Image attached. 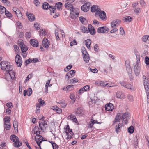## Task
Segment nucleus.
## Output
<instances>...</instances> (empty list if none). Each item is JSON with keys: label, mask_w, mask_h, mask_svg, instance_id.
Masks as SVG:
<instances>
[{"label": "nucleus", "mask_w": 149, "mask_h": 149, "mask_svg": "<svg viewBox=\"0 0 149 149\" xmlns=\"http://www.w3.org/2000/svg\"><path fill=\"white\" fill-rule=\"evenodd\" d=\"M65 7L71 12L70 13V17L72 19H75L78 17L79 12L76 13L75 8H74L73 5L69 2L66 3L65 5Z\"/></svg>", "instance_id": "obj_1"}, {"label": "nucleus", "mask_w": 149, "mask_h": 149, "mask_svg": "<svg viewBox=\"0 0 149 149\" xmlns=\"http://www.w3.org/2000/svg\"><path fill=\"white\" fill-rule=\"evenodd\" d=\"M136 62L134 66L133 69L135 74L136 76H138L139 75L141 71L140 56L138 54H136Z\"/></svg>", "instance_id": "obj_2"}, {"label": "nucleus", "mask_w": 149, "mask_h": 149, "mask_svg": "<svg viewBox=\"0 0 149 149\" xmlns=\"http://www.w3.org/2000/svg\"><path fill=\"white\" fill-rule=\"evenodd\" d=\"M81 50L84 61L86 63L88 62L90 59L89 56L86 48L83 46L81 47Z\"/></svg>", "instance_id": "obj_3"}, {"label": "nucleus", "mask_w": 149, "mask_h": 149, "mask_svg": "<svg viewBox=\"0 0 149 149\" xmlns=\"http://www.w3.org/2000/svg\"><path fill=\"white\" fill-rule=\"evenodd\" d=\"M45 118V117L43 116L40 119V120L39 122V127L42 130H43V128L45 130L48 127L47 121L44 120Z\"/></svg>", "instance_id": "obj_4"}, {"label": "nucleus", "mask_w": 149, "mask_h": 149, "mask_svg": "<svg viewBox=\"0 0 149 149\" xmlns=\"http://www.w3.org/2000/svg\"><path fill=\"white\" fill-rule=\"evenodd\" d=\"M15 61L18 67H21L22 61L21 57L19 55L17 54L15 57Z\"/></svg>", "instance_id": "obj_5"}, {"label": "nucleus", "mask_w": 149, "mask_h": 149, "mask_svg": "<svg viewBox=\"0 0 149 149\" xmlns=\"http://www.w3.org/2000/svg\"><path fill=\"white\" fill-rule=\"evenodd\" d=\"M109 29L106 26H103L99 27L97 30V32L99 33H107L109 31Z\"/></svg>", "instance_id": "obj_6"}, {"label": "nucleus", "mask_w": 149, "mask_h": 149, "mask_svg": "<svg viewBox=\"0 0 149 149\" xmlns=\"http://www.w3.org/2000/svg\"><path fill=\"white\" fill-rule=\"evenodd\" d=\"M91 10L92 12H95V14L96 15H98L100 11V9L98 8V6L95 5H93L91 8Z\"/></svg>", "instance_id": "obj_7"}, {"label": "nucleus", "mask_w": 149, "mask_h": 149, "mask_svg": "<svg viewBox=\"0 0 149 149\" xmlns=\"http://www.w3.org/2000/svg\"><path fill=\"white\" fill-rule=\"evenodd\" d=\"M120 83L122 86L125 88L130 89L133 90V85L130 84H126L125 81H120Z\"/></svg>", "instance_id": "obj_8"}, {"label": "nucleus", "mask_w": 149, "mask_h": 149, "mask_svg": "<svg viewBox=\"0 0 149 149\" xmlns=\"http://www.w3.org/2000/svg\"><path fill=\"white\" fill-rule=\"evenodd\" d=\"M121 119L123 120V121L124 122V125L127 124L128 122V118H129V115L128 112L124 113L122 115H121Z\"/></svg>", "instance_id": "obj_9"}, {"label": "nucleus", "mask_w": 149, "mask_h": 149, "mask_svg": "<svg viewBox=\"0 0 149 149\" xmlns=\"http://www.w3.org/2000/svg\"><path fill=\"white\" fill-rule=\"evenodd\" d=\"M121 23V20L119 19H117L113 20L111 23V27L112 28L116 27L117 26L119 25Z\"/></svg>", "instance_id": "obj_10"}, {"label": "nucleus", "mask_w": 149, "mask_h": 149, "mask_svg": "<svg viewBox=\"0 0 149 149\" xmlns=\"http://www.w3.org/2000/svg\"><path fill=\"white\" fill-rule=\"evenodd\" d=\"M105 110L107 111H112L114 108L113 105L110 103L106 104L105 106Z\"/></svg>", "instance_id": "obj_11"}, {"label": "nucleus", "mask_w": 149, "mask_h": 149, "mask_svg": "<svg viewBox=\"0 0 149 149\" xmlns=\"http://www.w3.org/2000/svg\"><path fill=\"white\" fill-rule=\"evenodd\" d=\"M88 28L90 34L92 35H94L95 33V31L94 27L91 24H89Z\"/></svg>", "instance_id": "obj_12"}, {"label": "nucleus", "mask_w": 149, "mask_h": 149, "mask_svg": "<svg viewBox=\"0 0 149 149\" xmlns=\"http://www.w3.org/2000/svg\"><path fill=\"white\" fill-rule=\"evenodd\" d=\"M19 45L21 48L22 52H25L27 50V47L24 45L23 42H21L19 43Z\"/></svg>", "instance_id": "obj_13"}, {"label": "nucleus", "mask_w": 149, "mask_h": 149, "mask_svg": "<svg viewBox=\"0 0 149 149\" xmlns=\"http://www.w3.org/2000/svg\"><path fill=\"white\" fill-rule=\"evenodd\" d=\"M125 65L126 67V70L128 73H132V71L131 67L130 65V63L128 61H125Z\"/></svg>", "instance_id": "obj_14"}, {"label": "nucleus", "mask_w": 149, "mask_h": 149, "mask_svg": "<svg viewBox=\"0 0 149 149\" xmlns=\"http://www.w3.org/2000/svg\"><path fill=\"white\" fill-rule=\"evenodd\" d=\"M116 97L118 98L123 99L125 98V96L124 94L120 91H118L116 95Z\"/></svg>", "instance_id": "obj_15"}, {"label": "nucleus", "mask_w": 149, "mask_h": 149, "mask_svg": "<svg viewBox=\"0 0 149 149\" xmlns=\"http://www.w3.org/2000/svg\"><path fill=\"white\" fill-rule=\"evenodd\" d=\"M42 44L45 48L47 49L49 46V42L47 39L44 38L42 41Z\"/></svg>", "instance_id": "obj_16"}, {"label": "nucleus", "mask_w": 149, "mask_h": 149, "mask_svg": "<svg viewBox=\"0 0 149 149\" xmlns=\"http://www.w3.org/2000/svg\"><path fill=\"white\" fill-rule=\"evenodd\" d=\"M124 125V124L123 123H122V124L119 123L118 125H116V126L115 130L116 133L117 134H118L120 131V128L122 127V126H123Z\"/></svg>", "instance_id": "obj_17"}, {"label": "nucleus", "mask_w": 149, "mask_h": 149, "mask_svg": "<svg viewBox=\"0 0 149 149\" xmlns=\"http://www.w3.org/2000/svg\"><path fill=\"white\" fill-rule=\"evenodd\" d=\"M106 14L105 12L104 11H100L98 13L99 17L102 20H104L106 17Z\"/></svg>", "instance_id": "obj_18"}, {"label": "nucleus", "mask_w": 149, "mask_h": 149, "mask_svg": "<svg viewBox=\"0 0 149 149\" xmlns=\"http://www.w3.org/2000/svg\"><path fill=\"white\" fill-rule=\"evenodd\" d=\"M121 114L120 113H118L117 115L116 116L115 118L114 119V123L112 124L113 125H114V123L117 122H120V120L121 119Z\"/></svg>", "instance_id": "obj_19"}, {"label": "nucleus", "mask_w": 149, "mask_h": 149, "mask_svg": "<svg viewBox=\"0 0 149 149\" xmlns=\"http://www.w3.org/2000/svg\"><path fill=\"white\" fill-rule=\"evenodd\" d=\"M67 119H70L73 122H75L77 123H78V122L77 121L75 116L72 114L68 116L67 118Z\"/></svg>", "instance_id": "obj_20"}, {"label": "nucleus", "mask_w": 149, "mask_h": 149, "mask_svg": "<svg viewBox=\"0 0 149 149\" xmlns=\"http://www.w3.org/2000/svg\"><path fill=\"white\" fill-rule=\"evenodd\" d=\"M26 15L28 19L31 22L33 21L35 19L34 15L32 13L28 14V12L26 13Z\"/></svg>", "instance_id": "obj_21"}, {"label": "nucleus", "mask_w": 149, "mask_h": 149, "mask_svg": "<svg viewBox=\"0 0 149 149\" xmlns=\"http://www.w3.org/2000/svg\"><path fill=\"white\" fill-rule=\"evenodd\" d=\"M30 42L33 47H37L38 45V41L35 39H31Z\"/></svg>", "instance_id": "obj_22"}, {"label": "nucleus", "mask_w": 149, "mask_h": 149, "mask_svg": "<svg viewBox=\"0 0 149 149\" xmlns=\"http://www.w3.org/2000/svg\"><path fill=\"white\" fill-rule=\"evenodd\" d=\"M123 20L125 22H129L132 20V18L130 16H126L123 18Z\"/></svg>", "instance_id": "obj_23"}, {"label": "nucleus", "mask_w": 149, "mask_h": 149, "mask_svg": "<svg viewBox=\"0 0 149 149\" xmlns=\"http://www.w3.org/2000/svg\"><path fill=\"white\" fill-rule=\"evenodd\" d=\"M91 5V4L90 3H87L82 6V8H84V6H86V8H85V10H85V12H87L90 9V6Z\"/></svg>", "instance_id": "obj_24"}, {"label": "nucleus", "mask_w": 149, "mask_h": 149, "mask_svg": "<svg viewBox=\"0 0 149 149\" xmlns=\"http://www.w3.org/2000/svg\"><path fill=\"white\" fill-rule=\"evenodd\" d=\"M143 83L146 90V91L148 90V92L149 91V83L148 80L146 81H143Z\"/></svg>", "instance_id": "obj_25"}, {"label": "nucleus", "mask_w": 149, "mask_h": 149, "mask_svg": "<svg viewBox=\"0 0 149 149\" xmlns=\"http://www.w3.org/2000/svg\"><path fill=\"white\" fill-rule=\"evenodd\" d=\"M50 7V5L47 2L44 3L42 6V8L44 10H47Z\"/></svg>", "instance_id": "obj_26"}, {"label": "nucleus", "mask_w": 149, "mask_h": 149, "mask_svg": "<svg viewBox=\"0 0 149 149\" xmlns=\"http://www.w3.org/2000/svg\"><path fill=\"white\" fill-rule=\"evenodd\" d=\"M86 42L85 45L87 48L89 49H90V45L91 43V41L90 39H88L85 40Z\"/></svg>", "instance_id": "obj_27"}, {"label": "nucleus", "mask_w": 149, "mask_h": 149, "mask_svg": "<svg viewBox=\"0 0 149 149\" xmlns=\"http://www.w3.org/2000/svg\"><path fill=\"white\" fill-rule=\"evenodd\" d=\"M10 139L13 142H15L16 141H19V138L14 134H13L10 136Z\"/></svg>", "instance_id": "obj_28"}, {"label": "nucleus", "mask_w": 149, "mask_h": 149, "mask_svg": "<svg viewBox=\"0 0 149 149\" xmlns=\"http://www.w3.org/2000/svg\"><path fill=\"white\" fill-rule=\"evenodd\" d=\"M14 142V146L15 147H19L22 145V143L19 141H16Z\"/></svg>", "instance_id": "obj_29"}, {"label": "nucleus", "mask_w": 149, "mask_h": 149, "mask_svg": "<svg viewBox=\"0 0 149 149\" xmlns=\"http://www.w3.org/2000/svg\"><path fill=\"white\" fill-rule=\"evenodd\" d=\"M83 113L82 110L80 108L77 109L76 111V114L77 115H81Z\"/></svg>", "instance_id": "obj_30"}, {"label": "nucleus", "mask_w": 149, "mask_h": 149, "mask_svg": "<svg viewBox=\"0 0 149 149\" xmlns=\"http://www.w3.org/2000/svg\"><path fill=\"white\" fill-rule=\"evenodd\" d=\"M8 63V62L6 61H2L0 63L1 69L2 70L3 68H5Z\"/></svg>", "instance_id": "obj_31"}, {"label": "nucleus", "mask_w": 149, "mask_h": 149, "mask_svg": "<svg viewBox=\"0 0 149 149\" xmlns=\"http://www.w3.org/2000/svg\"><path fill=\"white\" fill-rule=\"evenodd\" d=\"M62 6V3L59 2L56 3L55 6V8H57L59 10H61L62 9L61 7Z\"/></svg>", "instance_id": "obj_32"}, {"label": "nucleus", "mask_w": 149, "mask_h": 149, "mask_svg": "<svg viewBox=\"0 0 149 149\" xmlns=\"http://www.w3.org/2000/svg\"><path fill=\"white\" fill-rule=\"evenodd\" d=\"M5 68H3L2 69L3 70H4L6 72H8L9 70H10L12 66L8 64V63L7 64Z\"/></svg>", "instance_id": "obj_33"}, {"label": "nucleus", "mask_w": 149, "mask_h": 149, "mask_svg": "<svg viewBox=\"0 0 149 149\" xmlns=\"http://www.w3.org/2000/svg\"><path fill=\"white\" fill-rule=\"evenodd\" d=\"M18 125V123L17 121H14L13 122V126L15 129V131L17 130V132L18 131L17 126Z\"/></svg>", "instance_id": "obj_34"}, {"label": "nucleus", "mask_w": 149, "mask_h": 149, "mask_svg": "<svg viewBox=\"0 0 149 149\" xmlns=\"http://www.w3.org/2000/svg\"><path fill=\"white\" fill-rule=\"evenodd\" d=\"M11 126L10 123H4V129L7 130H9L10 129V127Z\"/></svg>", "instance_id": "obj_35"}, {"label": "nucleus", "mask_w": 149, "mask_h": 149, "mask_svg": "<svg viewBox=\"0 0 149 149\" xmlns=\"http://www.w3.org/2000/svg\"><path fill=\"white\" fill-rule=\"evenodd\" d=\"M6 11V8L3 6H1L0 5V15L2 14Z\"/></svg>", "instance_id": "obj_36"}, {"label": "nucleus", "mask_w": 149, "mask_h": 149, "mask_svg": "<svg viewBox=\"0 0 149 149\" xmlns=\"http://www.w3.org/2000/svg\"><path fill=\"white\" fill-rule=\"evenodd\" d=\"M8 71L9 74L10 75L11 78L13 79L14 78L15 76V74L13 71V70H9Z\"/></svg>", "instance_id": "obj_37"}, {"label": "nucleus", "mask_w": 149, "mask_h": 149, "mask_svg": "<svg viewBox=\"0 0 149 149\" xmlns=\"http://www.w3.org/2000/svg\"><path fill=\"white\" fill-rule=\"evenodd\" d=\"M79 19L81 22L84 24H85L87 22L86 19L82 16L80 17Z\"/></svg>", "instance_id": "obj_38"}, {"label": "nucleus", "mask_w": 149, "mask_h": 149, "mask_svg": "<svg viewBox=\"0 0 149 149\" xmlns=\"http://www.w3.org/2000/svg\"><path fill=\"white\" fill-rule=\"evenodd\" d=\"M99 83V85L101 86L106 87L107 85H108V83L106 81H101Z\"/></svg>", "instance_id": "obj_39"}, {"label": "nucleus", "mask_w": 149, "mask_h": 149, "mask_svg": "<svg viewBox=\"0 0 149 149\" xmlns=\"http://www.w3.org/2000/svg\"><path fill=\"white\" fill-rule=\"evenodd\" d=\"M137 135H136L135 138L134 139V147L135 148H136L138 146V139L137 137Z\"/></svg>", "instance_id": "obj_40"}, {"label": "nucleus", "mask_w": 149, "mask_h": 149, "mask_svg": "<svg viewBox=\"0 0 149 149\" xmlns=\"http://www.w3.org/2000/svg\"><path fill=\"white\" fill-rule=\"evenodd\" d=\"M81 29L82 31L84 33H87L88 32L87 27H85L84 26H81Z\"/></svg>", "instance_id": "obj_41"}, {"label": "nucleus", "mask_w": 149, "mask_h": 149, "mask_svg": "<svg viewBox=\"0 0 149 149\" xmlns=\"http://www.w3.org/2000/svg\"><path fill=\"white\" fill-rule=\"evenodd\" d=\"M15 14L18 17H21L22 16V14L21 11L19 9H17V11H16Z\"/></svg>", "instance_id": "obj_42"}, {"label": "nucleus", "mask_w": 149, "mask_h": 149, "mask_svg": "<svg viewBox=\"0 0 149 149\" xmlns=\"http://www.w3.org/2000/svg\"><path fill=\"white\" fill-rule=\"evenodd\" d=\"M5 15L9 18H10L12 17V15L10 12H9L8 11H6L5 12Z\"/></svg>", "instance_id": "obj_43"}, {"label": "nucleus", "mask_w": 149, "mask_h": 149, "mask_svg": "<svg viewBox=\"0 0 149 149\" xmlns=\"http://www.w3.org/2000/svg\"><path fill=\"white\" fill-rule=\"evenodd\" d=\"M128 132L130 134H132L133 133L134 131V128L133 126H131L128 128Z\"/></svg>", "instance_id": "obj_44"}, {"label": "nucleus", "mask_w": 149, "mask_h": 149, "mask_svg": "<svg viewBox=\"0 0 149 149\" xmlns=\"http://www.w3.org/2000/svg\"><path fill=\"white\" fill-rule=\"evenodd\" d=\"M46 31L44 29H40V36H45L46 34Z\"/></svg>", "instance_id": "obj_45"}, {"label": "nucleus", "mask_w": 149, "mask_h": 149, "mask_svg": "<svg viewBox=\"0 0 149 149\" xmlns=\"http://www.w3.org/2000/svg\"><path fill=\"white\" fill-rule=\"evenodd\" d=\"M38 101L39 102V104L41 105L42 106H43L45 105V101L42 100L41 98H40L38 100Z\"/></svg>", "instance_id": "obj_46"}, {"label": "nucleus", "mask_w": 149, "mask_h": 149, "mask_svg": "<svg viewBox=\"0 0 149 149\" xmlns=\"http://www.w3.org/2000/svg\"><path fill=\"white\" fill-rule=\"evenodd\" d=\"M50 12L52 13H55L56 12V9L55 7H52L50 6V7L49 8Z\"/></svg>", "instance_id": "obj_47"}, {"label": "nucleus", "mask_w": 149, "mask_h": 149, "mask_svg": "<svg viewBox=\"0 0 149 149\" xmlns=\"http://www.w3.org/2000/svg\"><path fill=\"white\" fill-rule=\"evenodd\" d=\"M148 37L149 36L148 35L144 36L142 38V40L144 42H146L148 40Z\"/></svg>", "instance_id": "obj_48"}, {"label": "nucleus", "mask_w": 149, "mask_h": 149, "mask_svg": "<svg viewBox=\"0 0 149 149\" xmlns=\"http://www.w3.org/2000/svg\"><path fill=\"white\" fill-rule=\"evenodd\" d=\"M140 3L142 7L144 8L146 7V3L143 0H141L140 1Z\"/></svg>", "instance_id": "obj_49"}, {"label": "nucleus", "mask_w": 149, "mask_h": 149, "mask_svg": "<svg viewBox=\"0 0 149 149\" xmlns=\"http://www.w3.org/2000/svg\"><path fill=\"white\" fill-rule=\"evenodd\" d=\"M42 140L40 141V140H39V139H37L36 140V142L37 143L38 146H39L40 149H41L40 146V144L42 143Z\"/></svg>", "instance_id": "obj_50"}, {"label": "nucleus", "mask_w": 149, "mask_h": 149, "mask_svg": "<svg viewBox=\"0 0 149 149\" xmlns=\"http://www.w3.org/2000/svg\"><path fill=\"white\" fill-rule=\"evenodd\" d=\"M14 48L15 51L18 53L19 51V47L16 45H14Z\"/></svg>", "instance_id": "obj_51"}, {"label": "nucleus", "mask_w": 149, "mask_h": 149, "mask_svg": "<svg viewBox=\"0 0 149 149\" xmlns=\"http://www.w3.org/2000/svg\"><path fill=\"white\" fill-rule=\"evenodd\" d=\"M89 88V85H86L83 88H82V90L83 91H86Z\"/></svg>", "instance_id": "obj_52"}, {"label": "nucleus", "mask_w": 149, "mask_h": 149, "mask_svg": "<svg viewBox=\"0 0 149 149\" xmlns=\"http://www.w3.org/2000/svg\"><path fill=\"white\" fill-rule=\"evenodd\" d=\"M64 132L66 134V135L67 136V137L66 138V139L67 140H68L69 139H71L72 138L71 136H70V135L69 134V133L67 131H65Z\"/></svg>", "instance_id": "obj_53"}, {"label": "nucleus", "mask_w": 149, "mask_h": 149, "mask_svg": "<svg viewBox=\"0 0 149 149\" xmlns=\"http://www.w3.org/2000/svg\"><path fill=\"white\" fill-rule=\"evenodd\" d=\"M78 80L77 79L74 78L73 79H71L70 80V82L71 83H75L78 82Z\"/></svg>", "instance_id": "obj_54"}, {"label": "nucleus", "mask_w": 149, "mask_h": 149, "mask_svg": "<svg viewBox=\"0 0 149 149\" xmlns=\"http://www.w3.org/2000/svg\"><path fill=\"white\" fill-rule=\"evenodd\" d=\"M70 97L72 100H73L74 101L75 99V95L74 94H71L70 96Z\"/></svg>", "instance_id": "obj_55"}, {"label": "nucleus", "mask_w": 149, "mask_h": 149, "mask_svg": "<svg viewBox=\"0 0 149 149\" xmlns=\"http://www.w3.org/2000/svg\"><path fill=\"white\" fill-rule=\"evenodd\" d=\"M71 74V77H72L74 75V74L75 73L76 71L74 70H72L69 71Z\"/></svg>", "instance_id": "obj_56"}, {"label": "nucleus", "mask_w": 149, "mask_h": 149, "mask_svg": "<svg viewBox=\"0 0 149 149\" xmlns=\"http://www.w3.org/2000/svg\"><path fill=\"white\" fill-rule=\"evenodd\" d=\"M72 67V65H69L67 66L66 68L64 69V70L65 71L67 72L69 70H70Z\"/></svg>", "instance_id": "obj_57"}, {"label": "nucleus", "mask_w": 149, "mask_h": 149, "mask_svg": "<svg viewBox=\"0 0 149 149\" xmlns=\"http://www.w3.org/2000/svg\"><path fill=\"white\" fill-rule=\"evenodd\" d=\"M120 33L122 35L125 34V32L123 28L122 27H120Z\"/></svg>", "instance_id": "obj_58"}, {"label": "nucleus", "mask_w": 149, "mask_h": 149, "mask_svg": "<svg viewBox=\"0 0 149 149\" xmlns=\"http://www.w3.org/2000/svg\"><path fill=\"white\" fill-rule=\"evenodd\" d=\"M31 63H32V61H31V59L30 58H29L28 60H26L25 61V63H26V66H27V65Z\"/></svg>", "instance_id": "obj_59"}, {"label": "nucleus", "mask_w": 149, "mask_h": 149, "mask_svg": "<svg viewBox=\"0 0 149 149\" xmlns=\"http://www.w3.org/2000/svg\"><path fill=\"white\" fill-rule=\"evenodd\" d=\"M31 36V33L30 32H27L25 34V36L26 38H30Z\"/></svg>", "instance_id": "obj_60"}, {"label": "nucleus", "mask_w": 149, "mask_h": 149, "mask_svg": "<svg viewBox=\"0 0 149 149\" xmlns=\"http://www.w3.org/2000/svg\"><path fill=\"white\" fill-rule=\"evenodd\" d=\"M145 63L147 65L149 64V58L148 56H146L145 58Z\"/></svg>", "instance_id": "obj_61"}, {"label": "nucleus", "mask_w": 149, "mask_h": 149, "mask_svg": "<svg viewBox=\"0 0 149 149\" xmlns=\"http://www.w3.org/2000/svg\"><path fill=\"white\" fill-rule=\"evenodd\" d=\"M71 74L69 72H68L66 75V79H67V80H68L69 78H71Z\"/></svg>", "instance_id": "obj_62"}, {"label": "nucleus", "mask_w": 149, "mask_h": 149, "mask_svg": "<svg viewBox=\"0 0 149 149\" xmlns=\"http://www.w3.org/2000/svg\"><path fill=\"white\" fill-rule=\"evenodd\" d=\"M53 149H57L58 148V146L55 143H52Z\"/></svg>", "instance_id": "obj_63"}, {"label": "nucleus", "mask_w": 149, "mask_h": 149, "mask_svg": "<svg viewBox=\"0 0 149 149\" xmlns=\"http://www.w3.org/2000/svg\"><path fill=\"white\" fill-rule=\"evenodd\" d=\"M148 90H146V93H147V102L148 104L149 103V91Z\"/></svg>", "instance_id": "obj_64"}]
</instances>
